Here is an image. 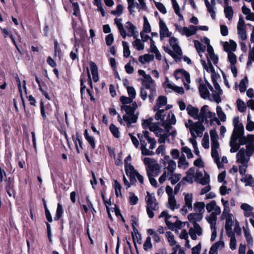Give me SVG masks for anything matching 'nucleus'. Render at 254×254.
Returning <instances> with one entry per match:
<instances>
[{"label": "nucleus", "mask_w": 254, "mask_h": 254, "mask_svg": "<svg viewBox=\"0 0 254 254\" xmlns=\"http://www.w3.org/2000/svg\"><path fill=\"white\" fill-rule=\"evenodd\" d=\"M240 208L243 211V214L246 217L254 216V207L247 203H242Z\"/></svg>", "instance_id": "nucleus-27"}, {"label": "nucleus", "mask_w": 254, "mask_h": 254, "mask_svg": "<svg viewBox=\"0 0 254 254\" xmlns=\"http://www.w3.org/2000/svg\"><path fill=\"white\" fill-rule=\"evenodd\" d=\"M237 107L239 112L244 113L246 111L247 107L245 103L242 100L238 99L236 102Z\"/></svg>", "instance_id": "nucleus-56"}, {"label": "nucleus", "mask_w": 254, "mask_h": 254, "mask_svg": "<svg viewBox=\"0 0 254 254\" xmlns=\"http://www.w3.org/2000/svg\"><path fill=\"white\" fill-rule=\"evenodd\" d=\"M170 46L172 48L173 51L168 47L164 46V51L169 54L176 61H180L182 57L183 52L181 48L178 44V40L177 38L172 37L169 39Z\"/></svg>", "instance_id": "nucleus-10"}, {"label": "nucleus", "mask_w": 254, "mask_h": 254, "mask_svg": "<svg viewBox=\"0 0 254 254\" xmlns=\"http://www.w3.org/2000/svg\"><path fill=\"white\" fill-rule=\"evenodd\" d=\"M174 75L178 80L181 79L184 82V85L187 89H189V84L190 82V74L183 69H178L175 71Z\"/></svg>", "instance_id": "nucleus-19"}, {"label": "nucleus", "mask_w": 254, "mask_h": 254, "mask_svg": "<svg viewBox=\"0 0 254 254\" xmlns=\"http://www.w3.org/2000/svg\"><path fill=\"white\" fill-rule=\"evenodd\" d=\"M90 66L93 76V79L94 82H97L99 80L97 66L93 62H90Z\"/></svg>", "instance_id": "nucleus-42"}, {"label": "nucleus", "mask_w": 254, "mask_h": 254, "mask_svg": "<svg viewBox=\"0 0 254 254\" xmlns=\"http://www.w3.org/2000/svg\"><path fill=\"white\" fill-rule=\"evenodd\" d=\"M215 116V113L211 112L207 105H204L200 109L199 121L203 123L208 122L209 119L212 122V118H214Z\"/></svg>", "instance_id": "nucleus-18"}, {"label": "nucleus", "mask_w": 254, "mask_h": 254, "mask_svg": "<svg viewBox=\"0 0 254 254\" xmlns=\"http://www.w3.org/2000/svg\"><path fill=\"white\" fill-rule=\"evenodd\" d=\"M81 135L78 133H76V136L75 138L73 137V141L76 147V149L78 153H80L81 149H82V143L81 141Z\"/></svg>", "instance_id": "nucleus-47"}, {"label": "nucleus", "mask_w": 254, "mask_h": 254, "mask_svg": "<svg viewBox=\"0 0 254 254\" xmlns=\"http://www.w3.org/2000/svg\"><path fill=\"white\" fill-rule=\"evenodd\" d=\"M233 125L234 126L233 131L239 132H244V128L243 124L239 122L238 117H235L233 119Z\"/></svg>", "instance_id": "nucleus-37"}, {"label": "nucleus", "mask_w": 254, "mask_h": 254, "mask_svg": "<svg viewBox=\"0 0 254 254\" xmlns=\"http://www.w3.org/2000/svg\"><path fill=\"white\" fill-rule=\"evenodd\" d=\"M205 208L209 213L205 217L206 222L217 221V216L221 214V208L217 205V202L214 200L210 201L206 204Z\"/></svg>", "instance_id": "nucleus-8"}, {"label": "nucleus", "mask_w": 254, "mask_h": 254, "mask_svg": "<svg viewBox=\"0 0 254 254\" xmlns=\"http://www.w3.org/2000/svg\"><path fill=\"white\" fill-rule=\"evenodd\" d=\"M206 205L204 202H196L194 203L193 209L195 212L203 214Z\"/></svg>", "instance_id": "nucleus-43"}, {"label": "nucleus", "mask_w": 254, "mask_h": 254, "mask_svg": "<svg viewBox=\"0 0 254 254\" xmlns=\"http://www.w3.org/2000/svg\"><path fill=\"white\" fill-rule=\"evenodd\" d=\"M165 236L170 246L173 247L177 244V242L175 240L174 235L171 232H167L166 233Z\"/></svg>", "instance_id": "nucleus-49"}, {"label": "nucleus", "mask_w": 254, "mask_h": 254, "mask_svg": "<svg viewBox=\"0 0 254 254\" xmlns=\"http://www.w3.org/2000/svg\"><path fill=\"white\" fill-rule=\"evenodd\" d=\"M143 162L145 166L147 176H157L160 173L161 167L156 159L145 157L143 159Z\"/></svg>", "instance_id": "nucleus-11"}, {"label": "nucleus", "mask_w": 254, "mask_h": 254, "mask_svg": "<svg viewBox=\"0 0 254 254\" xmlns=\"http://www.w3.org/2000/svg\"><path fill=\"white\" fill-rule=\"evenodd\" d=\"M168 108L166 110H158L155 115L156 120H160L162 123H166L169 124L175 125L176 123V119L174 114L170 111H168Z\"/></svg>", "instance_id": "nucleus-13"}, {"label": "nucleus", "mask_w": 254, "mask_h": 254, "mask_svg": "<svg viewBox=\"0 0 254 254\" xmlns=\"http://www.w3.org/2000/svg\"><path fill=\"white\" fill-rule=\"evenodd\" d=\"M131 156L130 155H129L125 160V171L126 174H128V172H129L130 171L129 170L130 169V170H133L134 168L133 167V166L131 164Z\"/></svg>", "instance_id": "nucleus-51"}, {"label": "nucleus", "mask_w": 254, "mask_h": 254, "mask_svg": "<svg viewBox=\"0 0 254 254\" xmlns=\"http://www.w3.org/2000/svg\"><path fill=\"white\" fill-rule=\"evenodd\" d=\"M216 113L218 117L222 122H225L226 120V116L225 114L223 111L222 108L220 106H217L216 108Z\"/></svg>", "instance_id": "nucleus-57"}, {"label": "nucleus", "mask_w": 254, "mask_h": 254, "mask_svg": "<svg viewBox=\"0 0 254 254\" xmlns=\"http://www.w3.org/2000/svg\"><path fill=\"white\" fill-rule=\"evenodd\" d=\"M171 217V215H169L167 211H163L160 214L159 216V218H163L165 221V223L167 226L170 225L171 222L168 221V219Z\"/></svg>", "instance_id": "nucleus-61"}, {"label": "nucleus", "mask_w": 254, "mask_h": 254, "mask_svg": "<svg viewBox=\"0 0 254 254\" xmlns=\"http://www.w3.org/2000/svg\"><path fill=\"white\" fill-rule=\"evenodd\" d=\"M163 86L165 89L168 88L172 89L176 92L180 94H183L184 92L183 87L175 85L168 79H166V81L164 82Z\"/></svg>", "instance_id": "nucleus-31"}, {"label": "nucleus", "mask_w": 254, "mask_h": 254, "mask_svg": "<svg viewBox=\"0 0 254 254\" xmlns=\"http://www.w3.org/2000/svg\"><path fill=\"white\" fill-rule=\"evenodd\" d=\"M237 32L239 38L242 41L247 39V32L245 22L242 17H240L237 24Z\"/></svg>", "instance_id": "nucleus-21"}, {"label": "nucleus", "mask_w": 254, "mask_h": 254, "mask_svg": "<svg viewBox=\"0 0 254 254\" xmlns=\"http://www.w3.org/2000/svg\"><path fill=\"white\" fill-rule=\"evenodd\" d=\"M152 121V118L144 120L142 123V125L144 128H148L150 131L154 132L157 136H159L158 139L159 143L165 142L169 135V131L171 129L173 124L162 123L161 125L159 126L153 123Z\"/></svg>", "instance_id": "nucleus-1"}, {"label": "nucleus", "mask_w": 254, "mask_h": 254, "mask_svg": "<svg viewBox=\"0 0 254 254\" xmlns=\"http://www.w3.org/2000/svg\"><path fill=\"white\" fill-rule=\"evenodd\" d=\"M221 202L223 206L221 218L226 220L225 229L226 233H231L232 228L234 224L235 217L234 215L230 212L228 201L225 200L224 198H222Z\"/></svg>", "instance_id": "nucleus-5"}, {"label": "nucleus", "mask_w": 254, "mask_h": 254, "mask_svg": "<svg viewBox=\"0 0 254 254\" xmlns=\"http://www.w3.org/2000/svg\"><path fill=\"white\" fill-rule=\"evenodd\" d=\"M167 207L173 211L179 208V204L177 203L175 196L168 197Z\"/></svg>", "instance_id": "nucleus-45"}, {"label": "nucleus", "mask_w": 254, "mask_h": 254, "mask_svg": "<svg viewBox=\"0 0 254 254\" xmlns=\"http://www.w3.org/2000/svg\"><path fill=\"white\" fill-rule=\"evenodd\" d=\"M207 222L209 225L210 229L211 232V236L210 240L212 242H213L215 240L216 238L217 237V228H216L217 221Z\"/></svg>", "instance_id": "nucleus-41"}, {"label": "nucleus", "mask_w": 254, "mask_h": 254, "mask_svg": "<svg viewBox=\"0 0 254 254\" xmlns=\"http://www.w3.org/2000/svg\"><path fill=\"white\" fill-rule=\"evenodd\" d=\"M194 47L199 54L200 57H202L201 53H203L205 50V46L201 44L198 41L194 40Z\"/></svg>", "instance_id": "nucleus-50"}, {"label": "nucleus", "mask_w": 254, "mask_h": 254, "mask_svg": "<svg viewBox=\"0 0 254 254\" xmlns=\"http://www.w3.org/2000/svg\"><path fill=\"white\" fill-rule=\"evenodd\" d=\"M244 132H239L233 131L230 140V146L231 147L230 152L235 153L238 151L241 145L240 142L238 143L237 140L240 139L242 136L244 135Z\"/></svg>", "instance_id": "nucleus-16"}, {"label": "nucleus", "mask_w": 254, "mask_h": 254, "mask_svg": "<svg viewBox=\"0 0 254 254\" xmlns=\"http://www.w3.org/2000/svg\"><path fill=\"white\" fill-rule=\"evenodd\" d=\"M185 204L180 210L183 215L187 214L189 211L192 209L193 194L191 193H184Z\"/></svg>", "instance_id": "nucleus-17"}, {"label": "nucleus", "mask_w": 254, "mask_h": 254, "mask_svg": "<svg viewBox=\"0 0 254 254\" xmlns=\"http://www.w3.org/2000/svg\"><path fill=\"white\" fill-rule=\"evenodd\" d=\"M123 20L121 18H116L114 19L115 24L117 26L122 37L125 39L127 36H133L135 33V27L129 21L125 23V28L124 27Z\"/></svg>", "instance_id": "nucleus-7"}, {"label": "nucleus", "mask_w": 254, "mask_h": 254, "mask_svg": "<svg viewBox=\"0 0 254 254\" xmlns=\"http://www.w3.org/2000/svg\"><path fill=\"white\" fill-rule=\"evenodd\" d=\"M242 11L243 13L246 15V19L247 20L254 21V13L252 12L249 8L246 5H243Z\"/></svg>", "instance_id": "nucleus-39"}, {"label": "nucleus", "mask_w": 254, "mask_h": 254, "mask_svg": "<svg viewBox=\"0 0 254 254\" xmlns=\"http://www.w3.org/2000/svg\"><path fill=\"white\" fill-rule=\"evenodd\" d=\"M186 225L187 227L189 226L188 222L178 220L174 223H171L168 227L169 229L175 231L176 234H179V230L183 229Z\"/></svg>", "instance_id": "nucleus-28"}, {"label": "nucleus", "mask_w": 254, "mask_h": 254, "mask_svg": "<svg viewBox=\"0 0 254 254\" xmlns=\"http://www.w3.org/2000/svg\"><path fill=\"white\" fill-rule=\"evenodd\" d=\"M183 181L188 182L189 183L192 184L195 181V168H190L186 172V176L183 179Z\"/></svg>", "instance_id": "nucleus-36"}, {"label": "nucleus", "mask_w": 254, "mask_h": 254, "mask_svg": "<svg viewBox=\"0 0 254 254\" xmlns=\"http://www.w3.org/2000/svg\"><path fill=\"white\" fill-rule=\"evenodd\" d=\"M121 110L126 112V114L123 116V120L127 123L128 126L136 122L137 116L134 114L131 107L128 105H123L121 106Z\"/></svg>", "instance_id": "nucleus-15"}, {"label": "nucleus", "mask_w": 254, "mask_h": 254, "mask_svg": "<svg viewBox=\"0 0 254 254\" xmlns=\"http://www.w3.org/2000/svg\"><path fill=\"white\" fill-rule=\"evenodd\" d=\"M224 247L225 242L222 240H220L211 246L209 254H218V251L222 250Z\"/></svg>", "instance_id": "nucleus-29"}, {"label": "nucleus", "mask_w": 254, "mask_h": 254, "mask_svg": "<svg viewBox=\"0 0 254 254\" xmlns=\"http://www.w3.org/2000/svg\"><path fill=\"white\" fill-rule=\"evenodd\" d=\"M172 6L175 13L179 16V20L182 21L184 19L183 15L180 12V7L176 0H171Z\"/></svg>", "instance_id": "nucleus-46"}, {"label": "nucleus", "mask_w": 254, "mask_h": 254, "mask_svg": "<svg viewBox=\"0 0 254 254\" xmlns=\"http://www.w3.org/2000/svg\"><path fill=\"white\" fill-rule=\"evenodd\" d=\"M189 166V163L184 155H182L178 161V167L180 169L186 170Z\"/></svg>", "instance_id": "nucleus-40"}, {"label": "nucleus", "mask_w": 254, "mask_h": 254, "mask_svg": "<svg viewBox=\"0 0 254 254\" xmlns=\"http://www.w3.org/2000/svg\"><path fill=\"white\" fill-rule=\"evenodd\" d=\"M145 201L147 204V213L149 218H152L154 216L153 211L158 209V203L153 194L147 192L145 197Z\"/></svg>", "instance_id": "nucleus-14"}, {"label": "nucleus", "mask_w": 254, "mask_h": 254, "mask_svg": "<svg viewBox=\"0 0 254 254\" xmlns=\"http://www.w3.org/2000/svg\"><path fill=\"white\" fill-rule=\"evenodd\" d=\"M181 152L186 154L188 159H191L193 157V155L191 150L187 146H183L181 148Z\"/></svg>", "instance_id": "nucleus-63"}, {"label": "nucleus", "mask_w": 254, "mask_h": 254, "mask_svg": "<svg viewBox=\"0 0 254 254\" xmlns=\"http://www.w3.org/2000/svg\"><path fill=\"white\" fill-rule=\"evenodd\" d=\"M155 3V5L158 10L162 14H165L167 13V10L165 6V5L161 2L156 1L155 0H153Z\"/></svg>", "instance_id": "nucleus-62"}, {"label": "nucleus", "mask_w": 254, "mask_h": 254, "mask_svg": "<svg viewBox=\"0 0 254 254\" xmlns=\"http://www.w3.org/2000/svg\"><path fill=\"white\" fill-rule=\"evenodd\" d=\"M181 178V175L180 174L173 173L170 175L169 180L172 184L174 185L180 181Z\"/></svg>", "instance_id": "nucleus-58"}, {"label": "nucleus", "mask_w": 254, "mask_h": 254, "mask_svg": "<svg viewBox=\"0 0 254 254\" xmlns=\"http://www.w3.org/2000/svg\"><path fill=\"white\" fill-rule=\"evenodd\" d=\"M137 136L140 142L141 154L145 156L153 155L154 153L153 150L155 147V140L149 136L147 131L138 133Z\"/></svg>", "instance_id": "nucleus-3"}, {"label": "nucleus", "mask_w": 254, "mask_h": 254, "mask_svg": "<svg viewBox=\"0 0 254 254\" xmlns=\"http://www.w3.org/2000/svg\"><path fill=\"white\" fill-rule=\"evenodd\" d=\"M223 48L225 51L229 53V52H234L236 51L237 45L236 43L232 40L225 42L223 43Z\"/></svg>", "instance_id": "nucleus-32"}, {"label": "nucleus", "mask_w": 254, "mask_h": 254, "mask_svg": "<svg viewBox=\"0 0 254 254\" xmlns=\"http://www.w3.org/2000/svg\"><path fill=\"white\" fill-rule=\"evenodd\" d=\"M176 29L181 34L185 35L187 37L195 35L198 30L197 27L193 25H190L189 27L178 26L176 27Z\"/></svg>", "instance_id": "nucleus-20"}, {"label": "nucleus", "mask_w": 254, "mask_h": 254, "mask_svg": "<svg viewBox=\"0 0 254 254\" xmlns=\"http://www.w3.org/2000/svg\"><path fill=\"white\" fill-rule=\"evenodd\" d=\"M188 114L195 120H199V110L190 105L188 106L187 108Z\"/></svg>", "instance_id": "nucleus-33"}, {"label": "nucleus", "mask_w": 254, "mask_h": 254, "mask_svg": "<svg viewBox=\"0 0 254 254\" xmlns=\"http://www.w3.org/2000/svg\"><path fill=\"white\" fill-rule=\"evenodd\" d=\"M250 150L242 148L236 155L237 162L241 164L239 166V172L242 175H244L246 172L250 157L252 155Z\"/></svg>", "instance_id": "nucleus-6"}, {"label": "nucleus", "mask_w": 254, "mask_h": 254, "mask_svg": "<svg viewBox=\"0 0 254 254\" xmlns=\"http://www.w3.org/2000/svg\"><path fill=\"white\" fill-rule=\"evenodd\" d=\"M248 84V79L247 77L245 76L242 79L239 85V90L241 92H244L246 91Z\"/></svg>", "instance_id": "nucleus-55"}, {"label": "nucleus", "mask_w": 254, "mask_h": 254, "mask_svg": "<svg viewBox=\"0 0 254 254\" xmlns=\"http://www.w3.org/2000/svg\"><path fill=\"white\" fill-rule=\"evenodd\" d=\"M239 141L241 145L246 144L247 149H251L252 145L254 144V134H248L246 136L243 135Z\"/></svg>", "instance_id": "nucleus-25"}, {"label": "nucleus", "mask_w": 254, "mask_h": 254, "mask_svg": "<svg viewBox=\"0 0 254 254\" xmlns=\"http://www.w3.org/2000/svg\"><path fill=\"white\" fill-rule=\"evenodd\" d=\"M241 181L245 183V186H250L254 182V180L251 175H245L241 179Z\"/></svg>", "instance_id": "nucleus-54"}, {"label": "nucleus", "mask_w": 254, "mask_h": 254, "mask_svg": "<svg viewBox=\"0 0 254 254\" xmlns=\"http://www.w3.org/2000/svg\"><path fill=\"white\" fill-rule=\"evenodd\" d=\"M201 144L202 146L205 149H208L209 147V137L208 134L206 132L204 133L202 139Z\"/></svg>", "instance_id": "nucleus-59"}, {"label": "nucleus", "mask_w": 254, "mask_h": 254, "mask_svg": "<svg viewBox=\"0 0 254 254\" xmlns=\"http://www.w3.org/2000/svg\"><path fill=\"white\" fill-rule=\"evenodd\" d=\"M164 159L166 161V162L163 160H161L162 161H163V164L164 165H166V164H167V167H171V168H176V163L175 161L171 159L169 156L166 155L164 156Z\"/></svg>", "instance_id": "nucleus-48"}, {"label": "nucleus", "mask_w": 254, "mask_h": 254, "mask_svg": "<svg viewBox=\"0 0 254 254\" xmlns=\"http://www.w3.org/2000/svg\"><path fill=\"white\" fill-rule=\"evenodd\" d=\"M207 63L203 60L201 61V63L206 72L210 74L211 78L213 80H214L215 78L217 76V74L215 72L214 68L211 64V62H212L214 64H216L218 62V57L214 54L212 47H209L207 48Z\"/></svg>", "instance_id": "nucleus-4"}, {"label": "nucleus", "mask_w": 254, "mask_h": 254, "mask_svg": "<svg viewBox=\"0 0 254 254\" xmlns=\"http://www.w3.org/2000/svg\"><path fill=\"white\" fill-rule=\"evenodd\" d=\"M159 27L160 39L161 40H163L164 37H169L171 35V32L169 31L166 24L162 20L159 21Z\"/></svg>", "instance_id": "nucleus-30"}, {"label": "nucleus", "mask_w": 254, "mask_h": 254, "mask_svg": "<svg viewBox=\"0 0 254 254\" xmlns=\"http://www.w3.org/2000/svg\"><path fill=\"white\" fill-rule=\"evenodd\" d=\"M210 135L211 141V156L214 159L215 162L219 168L222 167L219 163V158L217 149L219 147V144L218 142V135L215 129L210 130Z\"/></svg>", "instance_id": "nucleus-12"}, {"label": "nucleus", "mask_w": 254, "mask_h": 254, "mask_svg": "<svg viewBox=\"0 0 254 254\" xmlns=\"http://www.w3.org/2000/svg\"><path fill=\"white\" fill-rule=\"evenodd\" d=\"M129 171H130L129 172H128L127 175L129 177V181L131 185H133L136 183V180L135 178L137 179L140 184H143L144 177L141 175H140L137 170L134 169L133 170L132 169V170H130V169Z\"/></svg>", "instance_id": "nucleus-23"}, {"label": "nucleus", "mask_w": 254, "mask_h": 254, "mask_svg": "<svg viewBox=\"0 0 254 254\" xmlns=\"http://www.w3.org/2000/svg\"><path fill=\"white\" fill-rule=\"evenodd\" d=\"M167 103V99L165 96H159L156 101V105L154 107V110L156 111L157 110H160V109L163 106L166 105Z\"/></svg>", "instance_id": "nucleus-38"}, {"label": "nucleus", "mask_w": 254, "mask_h": 254, "mask_svg": "<svg viewBox=\"0 0 254 254\" xmlns=\"http://www.w3.org/2000/svg\"><path fill=\"white\" fill-rule=\"evenodd\" d=\"M92 203L90 199L89 196L86 197L85 203L81 205V207L84 209L85 213H87L91 207H92Z\"/></svg>", "instance_id": "nucleus-52"}, {"label": "nucleus", "mask_w": 254, "mask_h": 254, "mask_svg": "<svg viewBox=\"0 0 254 254\" xmlns=\"http://www.w3.org/2000/svg\"><path fill=\"white\" fill-rule=\"evenodd\" d=\"M228 61L230 64L232 72L236 77L237 74V69L236 66L237 63V57L234 52L228 53Z\"/></svg>", "instance_id": "nucleus-24"}, {"label": "nucleus", "mask_w": 254, "mask_h": 254, "mask_svg": "<svg viewBox=\"0 0 254 254\" xmlns=\"http://www.w3.org/2000/svg\"><path fill=\"white\" fill-rule=\"evenodd\" d=\"M133 46L137 50L141 51L143 50L144 48V44L139 39H136L132 43Z\"/></svg>", "instance_id": "nucleus-64"}, {"label": "nucleus", "mask_w": 254, "mask_h": 254, "mask_svg": "<svg viewBox=\"0 0 254 254\" xmlns=\"http://www.w3.org/2000/svg\"><path fill=\"white\" fill-rule=\"evenodd\" d=\"M142 87L140 91V96L145 98L147 89H149V98L152 101L156 95V88L154 81L151 76H147L146 79H142Z\"/></svg>", "instance_id": "nucleus-9"}, {"label": "nucleus", "mask_w": 254, "mask_h": 254, "mask_svg": "<svg viewBox=\"0 0 254 254\" xmlns=\"http://www.w3.org/2000/svg\"><path fill=\"white\" fill-rule=\"evenodd\" d=\"M224 13L226 18L229 20H231L233 16V10L231 6L225 5L224 7Z\"/></svg>", "instance_id": "nucleus-53"}, {"label": "nucleus", "mask_w": 254, "mask_h": 254, "mask_svg": "<svg viewBox=\"0 0 254 254\" xmlns=\"http://www.w3.org/2000/svg\"><path fill=\"white\" fill-rule=\"evenodd\" d=\"M202 233L203 229L198 223L192 224V227H190L189 231V234L193 240H196L197 236H201Z\"/></svg>", "instance_id": "nucleus-22"}, {"label": "nucleus", "mask_w": 254, "mask_h": 254, "mask_svg": "<svg viewBox=\"0 0 254 254\" xmlns=\"http://www.w3.org/2000/svg\"><path fill=\"white\" fill-rule=\"evenodd\" d=\"M154 59L153 55L145 54L138 57L139 62L142 65H145L152 62Z\"/></svg>", "instance_id": "nucleus-34"}, {"label": "nucleus", "mask_w": 254, "mask_h": 254, "mask_svg": "<svg viewBox=\"0 0 254 254\" xmlns=\"http://www.w3.org/2000/svg\"><path fill=\"white\" fill-rule=\"evenodd\" d=\"M200 121L194 123L192 120H189L185 123V127L189 128L192 137L189 139V141L192 145L194 153L197 156H200V152L197 146L196 138L201 137L204 130V127Z\"/></svg>", "instance_id": "nucleus-2"}, {"label": "nucleus", "mask_w": 254, "mask_h": 254, "mask_svg": "<svg viewBox=\"0 0 254 254\" xmlns=\"http://www.w3.org/2000/svg\"><path fill=\"white\" fill-rule=\"evenodd\" d=\"M199 90L202 98L206 99L209 97V92L205 85L200 83L199 84Z\"/></svg>", "instance_id": "nucleus-44"}, {"label": "nucleus", "mask_w": 254, "mask_h": 254, "mask_svg": "<svg viewBox=\"0 0 254 254\" xmlns=\"http://www.w3.org/2000/svg\"><path fill=\"white\" fill-rule=\"evenodd\" d=\"M188 219L192 224H194L202 220L203 214L196 212L191 213L188 215Z\"/></svg>", "instance_id": "nucleus-35"}, {"label": "nucleus", "mask_w": 254, "mask_h": 254, "mask_svg": "<svg viewBox=\"0 0 254 254\" xmlns=\"http://www.w3.org/2000/svg\"><path fill=\"white\" fill-rule=\"evenodd\" d=\"M143 28L142 32H145L146 33H149L151 32V26L145 16L143 17Z\"/></svg>", "instance_id": "nucleus-60"}, {"label": "nucleus", "mask_w": 254, "mask_h": 254, "mask_svg": "<svg viewBox=\"0 0 254 254\" xmlns=\"http://www.w3.org/2000/svg\"><path fill=\"white\" fill-rule=\"evenodd\" d=\"M176 169V168H171L167 167L164 168L163 173L158 179L159 183L162 184L164 183L166 181L167 179H168L169 180L170 175H172L173 173L175 172Z\"/></svg>", "instance_id": "nucleus-26"}]
</instances>
